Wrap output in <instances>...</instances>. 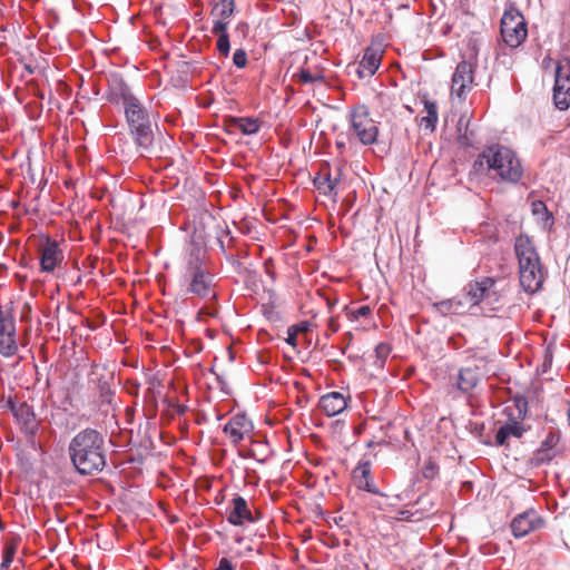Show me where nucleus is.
I'll list each match as a JSON object with an SVG mask.
<instances>
[{"mask_svg":"<svg viewBox=\"0 0 570 570\" xmlns=\"http://www.w3.org/2000/svg\"><path fill=\"white\" fill-rule=\"evenodd\" d=\"M69 456L76 470L83 475H92L106 465L104 435L95 429L78 432L69 443Z\"/></svg>","mask_w":570,"mask_h":570,"instance_id":"f257e3e1","label":"nucleus"},{"mask_svg":"<svg viewBox=\"0 0 570 570\" xmlns=\"http://www.w3.org/2000/svg\"><path fill=\"white\" fill-rule=\"evenodd\" d=\"M500 32L510 48H518L527 39L528 29L524 17L514 8L505 10L501 18Z\"/></svg>","mask_w":570,"mask_h":570,"instance_id":"1a4fd4ad","label":"nucleus"},{"mask_svg":"<svg viewBox=\"0 0 570 570\" xmlns=\"http://www.w3.org/2000/svg\"><path fill=\"white\" fill-rule=\"evenodd\" d=\"M229 124L244 135H254L261 128L259 120L250 117H233Z\"/></svg>","mask_w":570,"mask_h":570,"instance_id":"bb28decb","label":"nucleus"},{"mask_svg":"<svg viewBox=\"0 0 570 570\" xmlns=\"http://www.w3.org/2000/svg\"><path fill=\"white\" fill-rule=\"evenodd\" d=\"M471 173L491 176L508 183H518L523 174L521 163L510 148L495 144L485 147L475 158Z\"/></svg>","mask_w":570,"mask_h":570,"instance_id":"f03ea898","label":"nucleus"},{"mask_svg":"<svg viewBox=\"0 0 570 570\" xmlns=\"http://www.w3.org/2000/svg\"><path fill=\"white\" fill-rule=\"evenodd\" d=\"M424 104V111L425 116H422L420 119V126L430 131L433 132L435 130L436 124H438V106L436 102L425 99L423 101Z\"/></svg>","mask_w":570,"mask_h":570,"instance_id":"a878e982","label":"nucleus"},{"mask_svg":"<svg viewBox=\"0 0 570 570\" xmlns=\"http://www.w3.org/2000/svg\"><path fill=\"white\" fill-rule=\"evenodd\" d=\"M478 56L479 50L475 43L469 41L452 76L451 96L459 101L465 100L466 95L472 90Z\"/></svg>","mask_w":570,"mask_h":570,"instance_id":"423d86ee","label":"nucleus"},{"mask_svg":"<svg viewBox=\"0 0 570 570\" xmlns=\"http://www.w3.org/2000/svg\"><path fill=\"white\" fill-rule=\"evenodd\" d=\"M228 22L223 20L215 21L212 32L218 37L217 39V50L220 55L227 57L230 50L229 36L227 33Z\"/></svg>","mask_w":570,"mask_h":570,"instance_id":"393cba45","label":"nucleus"},{"mask_svg":"<svg viewBox=\"0 0 570 570\" xmlns=\"http://www.w3.org/2000/svg\"><path fill=\"white\" fill-rule=\"evenodd\" d=\"M308 323L307 322H301L298 324H295L287 330V338L286 342L295 347L297 345V336L298 333H305L308 331Z\"/></svg>","mask_w":570,"mask_h":570,"instance_id":"c756f323","label":"nucleus"},{"mask_svg":"<svg viewBox=\"0 0 570 570\" xmlns=\"http://www.w3.org/2000/svg\"><path fill=\"white\" fill-rule=\"evenodd\" d=\"M294 77L302 83H312L323 80V76L321 73H312L307 69H301L294 75Z\"/></svg>","mask_w":570,"mask_h":570,"instance_id":"2f4dec72","label":"nucleus"},{"mask_svg":"<svg viewBox=\"0 0 570 570\" xmlns=\"http://www.w3.org/2000/svg\"><path fill=\"white\" fill-rule=\"evenodd\" d=\"M17 551V546L13 542H8L4 546L3 553H2V561L0 564V570H8L12 563V560L14 558Z\"/></svg>","mask_w":570,"mask_h":570,"instance_id":"7c9ffc66","label":"nucleus"},{"mask_svg":"<svg viewBox=\"0 0 570 570\" xmlns=\"http://www.w3.org/2000/svg\"><path fill=\"white\" fill-rule=\"evenodd\" d=\"M266 272L273 277L272 269H269L267 262L265 263Z\"/></svg>","mask_w":570,"mask_h":570,"instance_id":"de8ad7c7","label":"nucleus"},{"mask_svg":"<svg viewBox=\"0 0 570 570\" xmlns=\"http://www.w3.org/2000/svg\"><path fill=\"white\" fill-rule=\"evenodd\" d=\"M519 264V281L524 292L537 293L543 285L546 271L533 242L527 235H520L514 243Z\"/></svg>","mask_w":570,"mask_h":570,"instance_id":"20e7f679","label":"nucleus"},{"mask_svg":"<svg viewBox=\"0 0 570 570\" xmlns=\"http://www.w3.org/2000/svg\"><path fill=\"white\" fill-rule=\"evenodd\" d=\"M390 352H391V347L387 344H385V343H380L375 347L376 357L381 361V363L385 362V360L387 358Z\"/></svg>","mask_w":570,"mask_h":570,"instance_id":"c9c22d12","label":"nucleus"},{"mask_svg":"<svg viewBox=\"0 0 570 570\" xmlns=\"http://www.w3.org/2000/svg\"><path fill=\"white\" fill-rule=\"evenodd\" d=\"M134 385V391H131L132 394H137L138 393V387H139V384H132Z\"/></svg>","mask_w":570,"mask_h":570,"instance_id":"49530a36","label":"nucleus"},{"mask_svg":"<svg viewBox=\"0 0 570 570\" xmlns=\"http://www.w3.org/2000/svg\"><path fill=\"white\" fill-rule=\"evenodd\" d=\"M174 411H175L177 414L181 415V414H184V413L187 411V406H186V405H184V404H175V405H174Z\"/></svg>","mask_w":570,"mask_h":570,"instance_id":"37998d69","label":"nucleus"},{"mask_svg":"<svg viewBox=\"0 0 570 570\" xmlns=\"http://www.w3.org/2000/svg\"><path fill=\"white\" fill-rule=\"evenodd\" d=\"M517 409H518V417L524 419L525 412H527V402L525 401H517Z\"/></svg>","mask_w":570,"mask_h":570,"instance_id":"58836bf2","label":"nucleus"},{"mask_svg":"<svg viewBox=\"0 0 570 570\" xmlns=\"http://www.w3.org/2000/svg\"><path fill=\"white\" fill-rule=\"evenodd\" d=\"M254 425L245 414H235L224 426V433L234 444L239 443L253 432Z\"/></svg>","mask_w":570,"mask_h":570,"instance_id":"dca6fc26","label":"nucleus"},{"mask_svg":"<svg viewBox=\"0 0 570 570\" xmlns=\"http://www.w3.org/2000/svg\"><path fill=\"white\" fill-rule=\"evenodd\" d=\"M372 313V309L368 305H362L355 309L348 311L347 316L352 322L358 321L361 317H367Z\"/></svg>","mask_w":570,"mask_h":570,"instance_id":"473e14b6","label":"nucleus"},{"mask_svg":"<svg viewBox=\"0 0 570 570\" xmlns=\"http://www.w3.org/2000/svg\"><path fill=\"white\" fill-rule=\"evenodd\" d=\"M484 363V360L480 358L478 363L462 367L458 374V390L462 393L471 392L478 385L483 375Z\"/></svg>","mask_w":570,"mask_h":570,"instance_id":"f3484780","label":"nucleus"},{"mask_svg":"<svg viewBox=\"0 0 570 570\" xmlns=\"http://www.w3.org/2000/svg\"><path fill=\"white\" fill-rule=\"evenodd\" d=\"M464 292L470 306L482 305L484 309L492 312L502 306V294L492 277H481L470 282Z\"/></svg>","mask_w":570,"mask_h":570,"instance_id":"0eeeda50","label":"nucleus"},{"mask_svg":"<svg viewBox=\"0 0 570 570\" xmlns=\"http://www.w3.org/2000/svg\"><path fill=\"white\" fill-rule=\"evenodd\" d=\"M328 328L331 330L332 333H335L338 331L340 328V325H338V322L335 317H331L328 320Z\"/></svg>","mask_w":570,"mask_h":570,"instance_id":"79ce46f5","label":"nucleus"},{"mask_svg":"<svg viewBox=\"0 0 570 570\" xmlns=\"http://www.w3.org/2000/svg\"><path fill=\"white\" fill-rule=\"evenodd\" d=\"M97 387L99 389L100 395L105 401H109L111 390L109 383L104 380L102 376L97 377Z\"/></svg>","mask_w":570,"mask_h":570,"instance_id":"72a5a7b5","label":"nucleus"},{"mask_svg":"<svg viewBox=\"0 0 570 570\" xmlns=\"http://www.w3.org/2000/svg\"><path fill=\"white\" fill-rule=\"evenodd\" d=\"M532 207H533L532 209H533L534 214H539L541 212H547V207H546L544 203H542V202H534Z\"/></svg>","mask_w":570,"mask_h":570,"instance_id":"a19ab883","label":"nucleus"},{"mask_svg":"<svg viewBox=\"0 0 570 570\" xmlns=\"http://www.w3.org/2000/svg\"><path fill=\"white\" fill-rule=\"evenodd\" d=\"M215 570H234V567L228 559L223 558L219 560L218 567Z\"/></svg>","mask_w":570,"mask_h":570,"instance_id":"ea45409f","label":"nucleus"},{"mask_svg":"<svg viewBox=\"0 0 570 570\" xmlns=\"http://www.w3.org/2000/svg\"><path fill=\"white\" fill-rule=\"evenodd\" d=\"M342 175L341 166L337 165L332 169L328 164L322 165L314 178V185L321 194L336 197V187L341 183Z\"/></svg>","mask_w":570,"mask_h":570,"instance_id":"ddd939ff","label":"nucleus"},{"mask_svg":"<svg viewBox=\"0 0 570 570\" xmlns=\"http://www.w3.org/2000/svg\"><path fill=\"white\" fill-rule=\"evenodd\" d=\"M551 361H552V354L549 350L546 351V355H544V365L547 363H549V365L551 364Z\"/></svg>","mask_w":570,"mask_h":570,"instance_id":"c03bdc74","label":"nucleus"},{"mask_svg":"<svg viewBox=\"0 0 570 570\" xmlns=\"http://www.w3.org/2000/svg\"><path fill=\"white\" fill-rule=\"evenodd\" d=\"M525 431V428L519 421L512 420L510 422H507L505 424L501 425L500 429L497 431L495 443L499 446H505L508 445L507 441L510 438L520 439L522 438Z\"/></svg>","mask_w":570,"mask_h":570,"instance_id":"5701e85b","label":"nucleus"},{"mask_svg":"<svg viewBox=\"0 0 570 570\" xmlns=\"http://www.w3.org/2000/svg\"><path fill=\"white\" fill-rule=\"evenodd\" d=\"M553 101L560 110H566L570 106V66H557Z\"/></svg>","mask_w":570,"mask_h":570,"instance_id":"4468645a","label":"nucleus"},{"mask_svg":"<svg viewBox=\"0 0 570 570\" xmlns=\"http://www.w3.org/2000/svg\"><path fill=\"white\" fill-rule=\"evenodd\" d=\"M96 368H97V366H92L91 376H97L98 375Z\"/></svg>","mask_w":570,"mask_h":570,"instance_id":"09e8293b","label":"nucleus"},{"mask_svg":"<svg viewBox=\"0 0 570 570\" xmlns=\"http://www.w3.org/2000/svg\"><path fill=\"white\" fill-rule=\"evenodd\" d=\"M18 352L16 342V324L11 315H0V354L13 356Z\"/></svg>","mask_w":570,"mask_h":570,"instance_id":"2eb2a0df","label":"nucleus"},{"mask_svg":"<svg viewBox=\"0 0 570 570\" xmlns=\"http://www.w3.org/2000/svg\"><path fill=\"white\" fill-rule=\"evenodd\" d=\"M510 527L514 538H523L529 533L543 528L544 520L534 509H529L517 514L511 521Z\"/></svg>","mask_w":570,"mask_h":570,"instance_id":"f8f14e48","label":"nucleus"},{"mask_svg":"<svg viewBox=\"0 0 570 570\" xmlns=\"http://www.w3.org/2000/svg\"><path fill=\"white\" fill-rule=\"evenodd\" d=\"M247 53L244 49H237L233 56V62L237 68H245L247 66Z\"/></svg>","mask_w":570,"mask_h":570,"instance_id":"f704fd0d","label":"nucleus"},{"mask_svg":"<svg viewBox=\"0 0 570 570\" xmlns=\"http://www.w3.org/2000/svg\"><path fill=\"white\" fill-rule=\"evenodd\" d=\"M157 385H159V382L151 380L149 382V387L146 390V399H149L151 402L156 401L155 389Z\"/></svg>","mask_w":570,"mask_h":570,"instance_id":"4c0bfd02","label":"nucleus"},{"mask_svg":"<svg viewBox=\"0 0 570 570\" xmlns=\"http://www.w3.org/2000/svg\"><path fill=\"white\" fill-rule=\"evenodd\" d=\"M379 101L382 104V105H385L387 102V100H390L389 97L386 96H383V95H380L379 97Z\"/></svg>","mask_w":570,"mask_h":570,"instance_id":"a18cd8bd","label":"nucleus"},{"mask_svg":"<svg viewBox=\"0 0 570 570\" xmlns=\"http://www.w3.org/2000/svg\"><path fill=\"white\" fill-rule=\"evenodd\" d=\"M120 98L131 136L139 148L149 150L154 141L151 111L125 85L120 87Z\"/></svg>","mask_w":570,"mask_h":570,"instance_id":"7ed1b4c3","label":"nucleus"},{"mask_svg":"<svg viewBox=\"0 0 570 570\" xmlns=\"http://www.w3.org/2000/svg\"><path fill=\"white\" fill-rule=\"evenodd\" d=\"M352 478L354 481V484L366 492L377 494L379 490L375 487L373 479L371 476V463L360 462L357 466L352 472Z\"/></svg>","mask_w":570,"mask_h":570,"instance_id":"412c9836","label":"nucleus"},{"mask_svg":"<svg viewBox=\"0 0 570 570\" xmlns=\"http://www.w3.org/2000/svg\"><path fill=\"white\" fill-rule=\"evenodd\" d=\"M235 10V2L234 0H220L218 3H216L213 13H216L220 18H229L233 16Z\"/></svg>","mask_w":570,"mask_h":570,"instance_id":"c85d7f7f","label":"nucleus"},{"mask_svg":"<svg viewBox=\"0 0 570 570\" xmlns=\"http://www.w3.org/2000/svg\"><path fill=\"white\" fill-rule=\"evenodd\" d=\"M40 269L43 273H52L63 261V252L58 242L46 236L38 247Z\"/></svg>","mask_w":570,"mask_h":570,"instance_id":"9d476101","label":"nucleus"},{"mask_svg":"<svg viewBox=\"0 0 570 570\" xmlns=\"http://www.w3.org/2000/svg\"><path fill=\"white\" fill-rule=\"evenodd\" d=\"M350 130L363 145H373L377 140L379 127L372 119L368 108L364 105L352 109L350 114Z\"/></svg>","mask_w":570,"mask_h":570,"instance_id":"6e6552de","label":"nucleus"},{"mask_svg":"<svg viewBox=\"0 0 570 570\" xmlns=\"http://www.w3.org/2000/svg\"><path fill=\"white\" fill-rule=\"evenodd\" d=\"M318 406L327 416H335L346 409L347 400L340 392H331L321 397Z\"/></svg>","mask_w":570,"mask_h":570,"instance_id":"4be33fe9","label":"nucleus"},{"mask_svg":"<svg viewBox=\"0 0 570 570\" xmlns=\"http://www.w3.org/2000/svg\"><path fill=\"white\" fill-rule=\"evenodd\" d=\"M7 405L13 414L17 422L21 425L23 432L28 435H35L39 428L33 409L26 401L9 399Z\"/></svg>","mask_w":570,"mask_h":570,"instance_id":"9b49d317","label":"nucleus"},{"mask_svg":"<svg viewBox=\"0 0 570 570\" xmlns=\"http://www.w3.org/2000/svg\"><path fill=\"white\" fill-rule=\"evenodd\" d=\"M422 473L425 479H434L438 474V466L435 463L429 461L423 466Z\"/></svg>","mask_w":570,"mask_h":570,"instance_id":"e433bc0d","label":"nucleus"},{"mask_svg":"<svg viewBox=\"0 0 570 570\" xmlns=\"http://www.w3.org/2000/svg\"><path fill=\"white\" fill-rule=\"evenodd\" d=\"M230 511L227 515V520L233 525H244L245 523L255 522V518L250 511L248 502L240 495H235L230 501Z\"/></svg>","mask_w":570,"mask_h":570,"instance_id":"a211bd4d","label":"nucleus"},{"mask_svg":"<svg viewBox=\"0 0 570 570\" xmlns=\"http://www.w3.org/2000/svg\"><path fill=\"white\" fill-rule=\"evenodd\" d=\"M559 442V436L553 432H549L540 446L533 453L531 462L535 466L548 464L556 456V446Z\"/></svg>","mask_w":570,"mask_h":570,"instance_id":"aec40b11","label":"nucleus"},{"mask_svg":"<svg viewBox=\"0 0 570 570\" xmlns=\"http://www.w3.org/2000/svg\"><path fill=\"white\" fill-rule=\"evenodd\" d=\"M470 120L461 117L458 121V142L461 147H471L474 144V132L469 129Z\"/></svg>","mask_w":570,"mask_h":570,"instance_id":"cd10ccee","label":"nucleus"},{"mask_svg":"<svg viewBox=\"0 0 570 570\" xmlns=\"http://www.w3.org/2000/svg\"><path fill=\"white\" fill-rule=\"evenodd\" d=\"M434 308L443 316L462 315L468 312L466 302L459 297H453L435 303Z\"/></svg>","mask_w":570,"mask_h":570,"instance_id":"b1692460","label":"nucleus"},{"mask_svg":"<svg viewBox=\"0 0 570 570\" xmlns=\"http://www.w3.org/2000/svg\"><path fill=\"white\" fill-rule=\"evenodd\" d=\"M383 51L380 48L367 47L356 69L358 78L372 77L381 65Z\"/></svg>","mask_w":570,"mask_h":570,"instance_id":"6ab92c4d","label":"nucleus"},{"mask_svg":"<svg viewBox=\"0 0 570 570\" xmlns=\"http://www.w3.org/2000/svg\"><path fill=\"white\" fill-rule=\"evenodd\" d=\"M205 252L193 246L186 257L183 283L186 294L204 301H214L216 291L213 275L205 268Z\"/></svg>","mask_w":570,"mask_h":570,"instance_id":"39448f33","label":"nucleus"}]
</instances>
